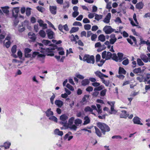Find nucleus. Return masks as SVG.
I'll return each instance as SVG.
<instances>
[{
    "instance_id": "nucleus-1",
    "label": "nucleus",
    "mask_w": 150,
    "mask_h": 150,
    "mask_svg": "<svg viewBox=\"0 0 150 150\" xmlns=\"http://www.w3.org/2000/svg\"><path fill=\"white\" fill-rule=\"evenodd\" d=\"M97 127L101 130L103 134L105 135L106 132L110 130V127L106 124L102 122H98L97 123Z\"/></svg>"
},
{
    "instance_id": "nucleus-2",
    "label": "nucleus",
    "mask_w": 150,
    "mask_h": 150,
    "mask_svg": "<svg viewBox=\"0 0 150 150\" xmlns=\"http://www.w3.org/2000/svg\"><path fill=\"white\" fill-rule=\"evenodd\" d=\"M83 61L86 62L88 63L93 64L95 63V57L93 55L85 54L83 58Z\"/></svg>"
},
{
    "instance_id": "nucleus-3",
    "label": "nucleus",
    "mask_w": 150,
    "mask_h": 150,
    "mask_svg": "<svg viewBox=\"0 0 150 150\" xmlns=\"http://www.w3.org/2000/svg\"><path fill=\"white\" fill-rule=\"evenodd\" d=\"M103 30L106 34H109L115 31V29L112 28L110 26L106 25L103 28Z\"/></svg>"
},
{
    "instance_id": "nucleus-4",
    "label": "nucleus",
    "mask_w": 150,
    "mask_h": 150,
    "mask_svg": "<svg viewBox=\"0 0 150 150\" xmlns=\"http://www.w3.org/2000/svg\"><path fill=\"white\" fill-rule=\"evenodd\" d=\"M60 123L61 124L63 125L64 126L69 128L71 129H73L74 130H76L77 128V127L75 125H69V124H68L67 123V121L66 122H61Z\"/></svg>"
},
{
    "instance_id": "nucleus-5",
    "label": "nucleus",
    "mask_w": 150,
    "mask_h": 150,
    "mask_svg": "<svg viewBox=\"0 0 150 150\" xmlns=\"http://www.w3.org/2000/svg\"><path fill=\"white\" fill-rule=\"evenodd\" d=\"M19 11V7H17L14 8L12 10V15L13 17L16 18L18 16V13Z\"/></svg>"
},
{
    "instance_id": "nucleus-6",
    "label": "nucleus",
    "mask_w": 150,
    "mask_h": 150,
    "mask_svg": "<svg viewBox=\"0 0 150 150\" xmlns=\"http://www.w3.org/2000/svg\"><path fill=\"white\" fill-rule=\"evenodd\" d=\"M102 46L103 47L101 49L102 46L101 45V44L100 42H97L95 44V47H100L97 50L98 51V52H100L102 50L105 49L106 47H105V45H103Z\"/></svg>"
},
{
    "instance_id": "nucleus-7",
    "label": "nucleus",
    "mask_w": 150,
    "mask_h": 150,
    "mask_svg": "<svg viewBox=\"0 0 150 150\" xmlns=\"http://www.w3.org/2000/svg\"><path fill=\"white\" fill-rule=\"evenodd\" d=\"M133 121L134 124L143 125L142 123L141 122V119L137 116H135L134 117L133 119Z\"/></svg>"
},
{
    "instance_id": "nucleus-8",
    "label": "nucleus",
    "mask_w": 150,
    "mask_h": 150,
    "mask_svg": "<svg viewBox=\"0 0 150 150\" xmlns=\"http://www.w3.org/2000/svg\"><path fill=\"white\" fill-rule=\"evenodd\" d=\"M28 35L29 38L31 39L32 41L34 42L35 41L36 37L34 33L30 32L28 33Z\"/></svg>"
},
{
    "instance_id": "nucleus-9",
    "label": "nucleus",
    "mask_w": 150,
    "mask_h": 150,
    "mask_svg": "<svg viewBox=\"0 0 150 150\" xmlns=\"http://www.w3.org/2000/svg\"><path fill=\"white\" fill-rule=\"evenodd\" d=\"M46 32L49 39H52L54 38V33L52 31L50 30H47L46 31Z\"/></svg>"
},
{
    "instance_id": "nucleus-10",
    "label": "nucleus",
    "mask_w": 150,
    "mask_h": 150,
    "mask_svg": "<svg viewBox=\"0 0 150 150\" xmlns=\"http://www.w3.org/2000/svg\"><path fill=\"white\" fill-rule=\"evenodd\" d=\"M121 112V113L120 115L121 118H126L129 115V114L127 113V111L125 110H122Z\"/></svg>"
},
{
    "instance_id": "nucleus-11",
    "label": "nucleus",
    "mask_w": 150,
    "mask_h": 150,
    "mask_svg": "<svg viewBox=\"0 0 150 150\" xmlns=\"http://www.w3.org/2000/svg\"><path fill=\"white\" fill-rule=\"evenodd\" d=\"M45 55L44 54H40L38 55V59L42 63L45 62Z\"/></svg>"
},
{
    "instance_id": "nucleus-12",
    "label": "nucleus",
    "mask_w": 150,
    "mask_h": 150,
    "mask_svg": "<svg viewBox=\"0 0 150 150\" xmlns=\"http://www.w3.org/2000/svg\"><path fill=\"white\" fill-rule=\"evenodd\" d=\"M56 6H50V10L52 14L55 15L57 13Z\"/></svg>"
},
{
    "instance_id": "nucleus-13",
    "label": "nucleus",
    "mask_w": 150,
    "mask_h": 150,
    "mask_svg": "<svg viewBox=\"0 0 150 150\" xmlns=\"http://www.w3.org/2000/svg\"><path fill=\"white\" fill-rule=\"evenodd\" d=\"M111 14L110 13H108L106 17L103 20V22L106 23H108L110 22L111 18Z\"/></svg>"
},
{
    "instance_id": "nucleus-14",
    "label": "nucleus",
    "mask_w": 150,
    "mask_h": 150,
    "mask_svg": "<svg viewBox=\"0 0 150 150\" xmlns=\"http://www.w3.org/2000/svg\"><path fill=\"white\" fill-rule=\"evenodd\" d=\"M144 5L142 1L140 2L136 5V8L137 9L140 10L143 8Z\"/></svg>"
},
{
    "instance_id": "nucleus-15",
    "label": "nucleus",
    "mask_w": 150,
    "mask_h": 150,
    "mask_svg": "<svg viewBox=\"0 0 150 150\" xmlns=\"http://www.w3.org/2000/svg\"><path fill=\"white\" fill-rule=\"evenodd\" d=\"M140 57L143 60L144 62L145 63L149 61V58L145 54H142Z\"/></svg>"
},
{
    "instance_id": "nucleus-16",
    "label": "nucleus",
    "mask_w": 150,
    "mask_h": 150,
    "mask_svg": "<svg viewBox=\"0 0 150 150\" xmlns=\"http://www.w3.org/2000/svg\"><path fill=\"white\" fill-rule=\"evenodd\" d=\"M42 42L45 45H49L50 46H53L54 45V44H50L51 43V41L48 40H44L42 41Z\"/></svg>"
},
{
    "instance_id": "nucleus-17",
    "label": "nucleus",
    "mask_w": 150,
    "mask_h": 150,
    "mask_svg": "<svg viewBox=\"0 0 150 150\" xmlns=\"http://www.w3.org/2000/svg\"><path fill=\"white\" fill-rule=\"evenodd\" d=\"M55 105L59 107H61L63 105V102L60 100H56L54 102Z\"/></svg>"
},
{
    "instance_id": "nucleus-18",
    "label": "nucleus",
    "mask_w": 150,
    "mask_h": 150,
    "mask_svg": "<svg viewBox=\"0 0 150 150\" xmlns=\"http://www.w3.org/2000/svg\"><path fill=\"white\" fill-rule=\"evenodd\" d=\"M95 130V133L99 137H100L102 136V133L100 129L96 126L94 127Z\"/></svg>"
},
{
    "instance_id": "nucleus-19",
    "label": "nucleus",
    "mask_w": 150,
    "mask_h": 150,
    "mask_svg": "<svg viewBox=\"0 0 150 150\" xmlns=\"http://www.w3.org/2000/svg\"><path fill=\"white\" fill-rule=\"evenodd\" d=\"M126 70L123 67H120L119 68L118 74H123L125 75L126 74Z\"/></svg>"
},
{
    "instance_id": "nucleus-20",
    "label": "nucleus",
    "mask_w": 150,
    "mask_h": 150,
    "mask_svg": "<svg viewBox=\"0 0 150 150\" xmlns=\"http://www.w3.org/2000/svg\"><path fill=\"white\" fill-rule=\"evenodd\" d=\"M9 8V7L8 6H4L1 7V9L3 12L6 14H8L9 12V11L8 10Z\"/></svg>"
},
{
    "instance_id": "nucleus-21",
    "label": "nucleus",
    "mask_w": 150,
    "mask_h": 150,
    "mask_svg": "<svg viewBox=\"0 0 150 150\" xmlns=\"http://www.w3.org/2000/svg\"><path fill=\"white\" fill-rule=\"evenodd\" d=\"M84 111L86 112H91V114L95 115V114L92 112L93 111V109H92L90 106H87L84 109Z\"/></svg>"
},
{
    "instance_id": "nucleus-22",
    "label": "nucleus",
    "mask_w": 150,
    "mask_h": 150,
    "mask_svg": "<svg viewBox=\"0 0 150 150\" xmlns=\"http://www.w3.org/2000/svg\"><path fill=\"white\" fill-rule=\"evenodd\" d=\"M89 81L88 79H85L83 80L81 82V84L83 86H86L89 83Z\"/></svg>"
},
{
    "instance_id": "nucleus-23",
    "label": "nucleus",
    "mask_w": 150,
    "mask_h": 150,
    "mask_svg": "<svg viewBox=\"0 0 150 150\" xmlns=\"http://www.w3.org/2000/svg\"><path fill=\"white\" fill-rule=\"evenodd\" d=\"M10 145L11 143L10 142H6L4 143L3 145L1 146L4 147L5 149H7L9 148Z\"/></svg>"
},
{
    "instance_id": "nucleus-24",
    "label": "nucleus",
    "mask_w": 150,
    "mask_h": 150,
    "mask_svg": "<svg viewBox=\"0 0 150 150\" xmlns=\"http://www.w3.org/2000/svg\"><path fill=\"white\" fill-rule=\"evenodd\" d=\"M98 40L102 42H104L105 40V37L104 35L101 34L98 37Z\"/></svg>"
},
{
    "instance_id": "nucleus-25",
    "label": "nucleus",
    "mask_w": 150,
    "mask_h": 150,
    "mask_svg": "<svg viewBox=\"0 0 150 150\" xmlns=\"http://www.w3.org/2000/svg\"><path fill=\"white\" fill-rule=\"evenodd\" d=\"M45 113L46 116L48 117L52 115L53 114V112L51 111L50 108L48 109L45 112Z\"/></svg>"
},
{
    "instance_id": "nucleus-26",
    "label": "nucleus",
    "mask_w": 150,
    "mask_h": 150,
    "mask_svg": "<svg viewBox=\"0 0 150 150\" xmlns=\"http://www.w3.org/2000/svg\"><path fill=\"white\" fill-rule=\"evenodd\" d=\"M79 30V28L78 27H73L70 30L69 33H75L78 31Z\"/></svg>"
},
{
    "instance_id": "nucleus-27",
    "label": "nucleus",
    "mask_w": 150,
    "mask_h": 150,
    "mask_svg": "<svg viewBox=\"0 0 150 150\" xmlns=\"http://www.w3.org/2000/svg\"><path fill=\"white\" fill-rule=\"evenodd\" d=\"M84 119L85 121L83 123V125H85L89 123L90 122V120L88 116H86L84 117Z\"/></svg>"
},
{
    "instance_id": "nucleus-28",
    "label": "nucleus",
    "mask_w": 150,
    "mask_h": 150,
    "mask_svg": "<svg viewBox=\"0 0 150 150\" xmlns=\"http://www.w3.org/2000/svg\"><path fill=\"white\" fill-rule=\"evenodd\" d=\"M137 79L138 81L140 82H144V76L142 75H140L139 76L137 77Z\"/></svg>"
},
{
    "instance_id": "nucleus-29",
    "label": "nucleus",
    "mask_w": 150,
    "mask_h": 150,
    "mask_svg": "<svg viewBox=\"0 0 150 150\" xmlns=\"http://www.w3.org/2000/svg\"><path fill=\"white\" fill-rule=\"evenodd\" d=\"M133 71L134 73L136 74H137L139 73H141L142 72V70L141 68L139 67L134 69L133 70Z\"/></svg>"
},
{
    "instance_id": "nucleus-30",
    "label": "nucleus",
    "mask_w": 150,
    "mask_h": 150,
    "mask_svg": "<svg viewBox=\"0 0 150 150\" xmlns=\"http://www.w3.org/2000/svg\"><path fill=\"white\" fill-rule=\"evenodd\" d=\"M68 118V117L65 114H63L62 115L60 116V119L61 120L63 121H65Z\"/></svg>"
},
{
    "instance_id": "nucleus-31",
    "label": "nucleus",
    "mask_w": 150,
    "mask_h": 150,
    "mask_svg": "<svg viewBox=\"0 0 150 150\" xmlns=\"http://www.w3.org/2000/svg\"><path fill=\"white\" fill-rule=\"evenodd\" d=\"M95 74L96 76L98 77L101 79L103 78L102 77L103 74L100 71H97L95 72Z\"/></svg>"
},
{
    "instance_id": "nucleus-32",
    "label": "nucleus",
    "mask_w": 150,
    "mask_h": 150,
    "mask_svg": "<svg viewBox=\"0 0 150 150\" xmlns=\"http://www.w3.org/2000/svg\"><path fill=\"white\" fill-rule=\"evenodd\" d=\"M89 97V95H85L83 98H82L81 100V103H83L85 102H86V98L88 99Z\"/></svg>"
},
{
    "instance_id": "nucleus-33",
    "label": "nucleus",
    "mask_w": 150,
    "mask_h": 150,
    "mask_svg": "<svg viewBox=\"0 0 150 150\" xmlns=\"http://www.w3.org/2000/svg\"><path fill=\"white\" fill-rule=\"evenodd\" d=\"M112 106L111 107L110 110L111 112H110V114H115L117 112L114 109V105L113 103H112Z\"/></svg>"
},
{
    "instance_id": "nucleus-34",
    "label": "nucleus",
    "mask_w": 150,
    "mask_h": 150,
    "mask_svg": "<svg viewBox=\"0 0 150 150\" xmlns=\"http://www.w3.org/2000/svg\"><path fill=\"white\" fill-rule=\"evenodd\" d=\"M112 54L110 52H107L105 59L107 60L110 59L112 57Z\"/></svg>"
},
{
    "instance_id": "nucleus-35",
    "label": "nucleus",
    "mask_w": 150,
    "mask_h": 150,
    "mask_svg": "<svg viewBox=\"0 0 150 150\" xmlns=\"http://www.w3.org/2000/svg\"><path fill=\"white\" fill-rule=\"evenodd\" d=\"M95 19L98 21L101 19L103 17V15H98L97 14H95Z\"/></svg>"
},
{
    "instance_id": "nucleus-36",
    "label": "nucleus",
    "mask_w": 150,
    "mask_h": 150,
    "mask_svg": "<svg viewBox=\"0 0 150 150\" xmlns=\"http://www.w3.org/2000/svg\"><path fill=\"white\" fill-rule=\"evenodd\" d=\"M97 109V108L96 111L98 112V114L101 113L102 112V111L101 108V106L100 104H97L96 105Z\"/></svg>"
},
{
    "instance_id": "nucleus-37",
    "label": "nucleus",
    "mask_w": 150,
    "mask_h": 150,
    "mask_svg": "<svg viewBox=\"0 0 150 150\" xmlns=\"http://www.w3.org/2000/svg\"><path fill=\"white\" fill-rule=\"evenodd\" d=\"M17 46L16 45H13L11 48V51L13 54L16 53L17 50Z\"/></svg>"
},
{
    "instance_id": "nucleus-38",
    "label": "nucleus",
    "mask_w": 150,
    "mask_h": 150,
    "mask_svg": "<svg viewBox=\"0 0 150 150\" xmlns=\"http://www.w3.org/2000/svg\"><path fill=\"white\" fill-rule=\"evenodd\" d=\"M101 80L102 82L105 84L106 86H109L110 83L109 81H105L103 78Z\"/></svg>"
},
{
    "instance_id": "nucleus-39",
    "label": "nucleus",
    "mask_w": 150,
    "mask_h": 150,
    "mask_svg": "<svg viewBox=\"0 0 150 150\" xmlns=\"http://www.w3.org/2000/svg\"><path fill=\"white\" fill-rule=\"evenodd\" d=\"M39 34L41 37L42 38H45L46 36V34L45 32L43 30H40Z\"/></svg>"
},
{
    "instance_id": "nucleus-40",
    "label": "nucleus",
    "mask_w": 150,
    "mask_h": 150,
    "mask_svg": "<svg viewBox=\"0 0 150 150\" xmlns=\"http://www.w3.org/2000/svg\"><path fill=\"white\" fill-rule=\"evenodd\" d=\"M137 64L140 66H143L144 65V64L142 61L141 59L140 58H138L137 60Z\"/></svg>"
},
{
    "instance_id": "nucleus-41",
    "label": "nucleus",
    "mask_w": 150,
    "mask_h": 150,
    "mask_svg": "<svg viewBox=\"0 0 150 150\" xmlns=\"http://www.w3.org/2000/svg\"><path fill=\"white\" fill-rule=\"evenodd\" d=\"M31 8H27L26 10V14L27 16H29L31 14Z\"/></svg>"
},
{
    "instance_id": "nucleus-42",
    "label": "nucleus",
    "mask_w": 150,
    "mask_h": 150,
    "mask_svg": "<svg viewBox=\"0 0 150 150\" xmlns=\"http://www.w3.org/2000/svg\"><path fill=\"white\" fill-rule=\"evenodd\" d=\"M112 57L111 58L117 62L118 61V57L117 56L116 54L115 53H113L112 54Z\"/></svg>"
},
{
    "instance_id": "nucleus-43",
    "label": "nucleus",
    "mask_w": 150,
    "mask_h": 150,
    "mask_svg": "<svg viewBox=\"0 0 150 150\" xmlns=\"http://www.w3.org/2000/svg\"><path fill=\"white\" fill-rule=\"evenodd\" d=\"M69 37L71 41L77 42L76 39L73 35L72 34L71 35H69Z\"/></svg>"
},
{
    "instance_id": "nucleus-44",
    "label": "nucleus",
    "mask_w": 150,
    "mask_h": 150,
    "mask_svg": "<svg viewBox=\"0 0 150 150\" xmlns=\"http://www.w3.org/2000/svg\"><path fill=\"white\" fill-rule=\"evenodd\" d=\"M82 123V120L79 119H76L74 121V123L76 125L81 124Z\"/></svg>"
},
{
    "instance_id": "nucleus-45",
    "label": "nucleus",
    "mask_w": 150,
    "mask_h": 150,
    "mask_svg": "<svg viewBox=\"0 0 150 150\" xmlns=\"http://www.w3.org/2000/svg\"><path fill=\"white\" fill-rule=\"evenodd\" d=\"M103 87H104L102 85L101 86H99L95 88L94 89V91H100L103 89Z\"/></svg>"
},
{
    "instance_id": "nucleus-46",
    "label": "nucleus",
    "mask_w": 150,
    "mask_h": 150,
    "mask_svg": "<svg viewBox=\"0 0 150 150\" xmlns=\"http://www.w3.org/2000/svg\"><path fill=\"white\" fill-rule=\"evenodd\" d=\"M49 119L51 120L57 122V119L56 117L54 116H52L49 118Z\"/></svg>"
},
{
    "instance_id": "nucleus-47",
    "label": "nucleus",
    "mask_w": 150,
    "mask_h": 150,
    "mask_svg": "<svg viewBox=\"0 0 150 150\" xmlns=\"http://www.w3.org/2000/svg\"><path fill=\"white\" fill-rule=\"evenodd\" d=\"M46 51L48 52L49 53V54H47V56H53L54 55V53L52 52L49 48H47L46 49Z\"/></svg>"
},
{
    "instance_id": "nucleus-48",
    "label": "nucleus",
    "mask_w": 150,
    "mask_h": 150,
    "mask_svg": "<svg viewBox=\"0 0 150 150\" xmlns=\"http://www.w3.org/2000/svg\"><path fill=\"white\" fill-rule=\"evenodd\" d=\"M84 28L85 30H89L91 28V25L89 24H85L84 25Z\"/></svg>"
},
{
    "instance_id": "nucleus-49",
    "label": "nucleus",
    "mask_w": 150,
    "mask_h": 150,
    "mask_svg": "<svg viewBox=\"0 0 150 150\" xmlns=\"http://www.w3.org/2000/svg\"><path fill=\"white\" fill-rule=\"evenodd\" d=\"M107 90L106 89H104L102 90L100 92V95L102 96H104L106 94Z\"/></svg>"
},
{
    "instance_id": "nucleus-50",
    "label": "nucleus",
    "mask_w": 150,
    "mask_h": 150,
    "mask_svg": "<svg viewBox=\"0 0 150 150\" xmlns=\"http://www.w3.org/2000/svg\"><path fill=\"white\" fill-rule=\"evenodd\" d=\"M117 55L119 59L122 60L123 56V54L122 53L119 52L117 53Z\"/></svg>"
},
{
    "instance_id": "nucleus-51",
    "label": "nucleus",
    "mask_w": 150,
    "mask_h": 150,
    "mask_svg": "<svg viewBox=\"0 0 150 150\" xmlns=\"http://www.w3.org/2000/svg\"><path fill=\"white\" fill-rule=\"evenodd\" d=\"M74 120V118L73 117H71L70 118L69 120V123H67L68 124H69V125H71L73 123Z\"/></svg>"
},
{
    "instance_id": "nucleus-52",
    "label": "nucleus",
    "mask_w": 150,
    "mask_h": 150,
    "mask_svg": "<svg viewBox=\"0 0 150 150\" xmlns=\"http://www.w3.org/2000/svg\"><path fill=\"white\" fill-rule=\"evenodd\" d=\"M66 87L70 90L73 91L74 90L73 87L69 83H67V85Z\"/></svg>"
},
{
    "instance_id": "nucleus-53",
    "label": "nucleus",
    "mask_w": 150,
    "mask_h": 150,
    "mask_svg": "<svg viewBox=\"0 0 150 150\" xmlns=\"http://www.w3.org/2000/svg\"><path fill=\"white\" fill-rule=\"evenodd\" d=\"M129 63V61L128 59L124 60L122 62V64L124 65H127Z\"/></svg>"
},
{
    "instance_id": "nucleus-54",
    "label": "nucleus",
    "mask_w": 150,
    "mask_h": 150,
    "mask_svg": "<svg viewBox=\"0 0 150 150\" xmlns=\"http://www.w3.org/2000/svg\"><path fill=\"white\" fill-rule=\"evenodd\" d=\"M97 36L96 34H93L91 36V40L92 41H95L97 38Z\"/></svg>"
},
{
    "instance_id": "nucleus-55",
    "label": "nucleus",
    "mask_w": 150,
    "mask_h": 150,
    "mask_svg": "<svg viewBox=\"0 0 150 150\" xmlns=\"http://www.w3.org/2000/svg\"><path fill=\"white\" fill-rule=\"evenodd\" d=\"M53 47H54V49H57L58 51H61L63 50V48L62 47H58L57 45H53Z\"/></svg>"
},
{
    "instance_id": "nucleus-56",
    "label": "nucleus",
    "mask_w": 150,
    "mask_h": 150,
    "mask_svg": "<svg viewBox=\"0 0 150 150\" xmlns=\"http://www.w3.org/2000/svg\"><path fill=\"white\" fill-rule=\"evenodd\" d=\"M40 54V53L38 52H34L32 54V57L33 58H35L36 56L37 55L38 57V55Z\"/></svg>"
},
{
    "instance_id": "nucleus-57",
    "label": "nucleus",
    "mask_w": 150,
    "mask_h": 150,
    "mask_svg": "<svg viewBox=\"0 0 150 150\" xmlns=\"http://www.w3.org/2000/svg\"><path fill=\"white\" fill-rule=\"evenodd\" d=\"M150 78V74H147L146 75V77L144 78V82H146L147 81V80Z\"/></svg>"
},
{
    "instance_id": "nucleus-58",
    "label": "nucleus",
    "mask_w": 150,
    "mask_h": 150,
    "mask_svg": "<svg viewBox=\"0 0 150 150\" xmlns=\"http://www.w3.org/2000/svg\"><path fill=\"white\" fill-rule=\"evenodd\" d=\"M31 51H32V50L31 49H30L28 48H25L24 49L25 54L29 53Z\"/></svg>"
},
{
    "instance_id": "nucleus-59",
    "label": "nucleus",
    "mask_w": 150,
    "mask_h": 150,
    "mask_svg": "<svg viewBox=\"0 0 150 150\" xmlns=\"http://www.w3.org/2000/svg\"><path fill=\"white\" fill-rule=\"evenodd\" d=\"M55 96L54 93H53V95L50 98V100L51 102V103L53 104H54V99L55 98Z\"/></svg>"
},
{
    "instance_id": "nucleus-60",
    "label": "nucleus",
    "mask_w": 150,
    "mask_h": 150,
    "mask_svg": "<svg viewBox=\"0 0 150 150\" xmlns=\"http://www.w3.org/2000/svg\"><path fill=\"white\" fill-rule=\"evenodd\" d=\"M96 62H99L100 59V56L99 54H97L96 56Z\"/></svg>"
},
{
    "instance_id": "nucleus-61",
    "label": "nucleus",
    "mask_w": 150,
    "mask_h": 150,
    "mask_svg": "<svg viewBox=\"0 0 150 150\" xmlns=\"http://www.w3.org/2000/svg\"><path fill=\"white\" fill-rule=\"evenodd\" d=\"M11 43L10 41H8L6 42L5 46L6 48H8L11 45Z\"/></svg>"
},
{
    "instance_id": "nucleus-62",
    "label": "nucleus",
    "mask_w": 150,
    "mask_h": 150,
    "mask_svg": "<svg viewBox=\"0 0 150 150\" xmlns=\"http://www.w3.org/2000/svg\"><path fill=\"white\" fill-rule=\"evenodd\" d=\"M79 12H74L72 14V16L74 18L76 17L79 14Z\"/></svg>"
},
{
    "instance_id": "nucleus-63",
    "label": "nucleus",
    "mask_w": 150,
    "mask_h": 150,
    "mask_svg": "<svg viewBox=\"0 0 150 150\" xmlns=\"http://www.w3.org/2000/svg\"><path fill=\"white\" fill-rule=\"evenodd\" d=\"M83 22L84 23H89L90 21L87 18H85L83 20Z\"/></svg>"
},
{
    "instance_id": "nucleus-64",
    "label": "nucleus",
    "mask_w": 150,
    "mask_h": 150,
    "mask_svg": "<svg viewBox=\"0 0 150 150\" xmlns=\"http://www.w3.org/2000/svg\"><path fill=\"white\" fill-rule=\"evenodd\" d=\"M149 41L147 40L146 41V45L148 46L147 47V49L150 52V42H149Z\"/></svg>"
}]
</instances>
